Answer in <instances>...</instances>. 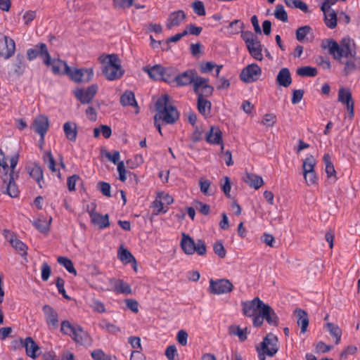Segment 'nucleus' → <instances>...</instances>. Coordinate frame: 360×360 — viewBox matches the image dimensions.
Segmentation results:
<instances>
[{
	"instance_id": "1",
	"label": "nucleus",
	"mask_w": 360,
	"mask_h": 360,
	"mask_svg": "<svg viewBox=\"0 0 360 360\" xmlns=\"http://www.w3.org/2000/svg\"><path fill=\"white\" fill-rule=\"evenodd\" d=\"M175 83L177 86H185L193 84L195 93H198L200 89H204L207 95H212L214 88L209 84V79L198 76L196 71L188 69L176 77Z\"/></svg>"
},
{
	"instance_id": "2",
	"label": "nucleus",
	"mask_w": 360,
	"mask_h": 360,
	"mask_svg": "<svg viewBox=\"0 0 360 360\" xmlns=\"http://www.w3.org/2000/svg\"><path fill=\"white\" fill-rule=\"evenodd\" d=\"M157 113L154 120H161L165 124H172L179 118V113L177 109L170 103L169 96L164 94L158 98L155 103Z\"/></svg>"
},
{
	"instance_id": "3",
	"label": "nucleus",
	"mask_w": 360,
	"mask_h": 360,
	"mask_svg": "<svg viewBox=\"0 0 360 360\" xmlns=\"http://www.w3.org/2000/svg\"><path fill=\"white\" fill-rule=\"evenodd\" d=\"M321 47L323 50H328V53L339 61L342 58H349L354 53L349 39H343L340 44L333 39H325L321 41Z\"/></svg>"
},
{
	"instance_id": "4",
	"label": "nucleus",
	"mask_w": 360,
	"mask_h": 360,
	"mask_svg": "<svg viewBox=\"0 0 360 360\" xmlns=\"http://www.w3.org/2000/svg\"><path fill=\"white\" fill-rule=\"evenodd\" d=\"M103 65L102 72L109 81L120 79L124 71L122 68L120 60L116 54H108L101 58Z\"/></svg>"
},
{
	"instance_id": "5",
	"label": "nucleus",
	"mask_w": 360,
	"mask_h": 360,
	"mask_svg": "<svg viewBox=\"0 0 360 360\" xmlns=\"http://www.w3.org/2000/svg\"><path fill=\"white\" fill-rule=\"evenodd\" d=\"M240 37L245 43L250 55L255 60L261 61L263 59V46L258 37L251 31L242 32Z\"/></svg>"
},
{
	"instance_id": "6",
	"label": "nucleus",
	"mask_w": 360,
	"mask_h": 360,
	"mask_svg": "<svg viewBox=\"0 0 360 360\" xmlns=\"http://www.w3.org/2000/svg\"><path fill=\"white\" fill-rule=\"evenodd\" d=\"M180 246L186 255H193L196 252L198 255H204L207 251L206 245L203 240L199 239L197 242H195L189 235L185 233L181 234Z\"/></svg>"
},
{
	"instance_id": "7",
	"label": "nucleus",
	"mask_w": 360,
	"mask_h": 360,
	"mask_svg": "<svg viewBox=\"0 0 360 360\" xmlns=\"http://www.w3.org/2000/svg\"><path fill=\"white\" fill-rule=\"evenodd\" d=\"M277 343L278 339L276 335L272 333L267 334L260 345L256 347L259 359L265 360L266 355L273 356L278 349Z\"/></svg>"
},
{
	"instance_id": "8",
	"label": "nucleus",
	"mask_w": 360,
	"mask_h": 360,
	"mask_svg": "<svg viewBox=\"0 0 360 360\" xmlns=\"http://www.w3.org/2000/svg\"><path fill=\"white\" fill-rule=\"evenodd\" d=\"M264 320H266L271 326H276L278 325V318L274 310L267 304L264 305V307L258 312L257 316L254 317V326H260L263 323Z\"/></svg>"
},
{
	"instance_id": "9",
	"label": "nucleus",
	"mask_w": 360,
	"mask_h": 360,
	"mask_svg": "<svg viewBox=\"0 0 360 360\" xmlns=\"http://www.w3.org/2000/svg\"><path fill=\"white\" fill-rule=\"evenodd\" d=\"M39 56L44 64H49L50 54L47 46L44 43H39L34 48L27 51V57L30 61L34 60Z\"/></svg>"
},
{
	"instance_id": "10",
	"label": "nucleus",
	"mask_w": 360,
	"mask_h": 360,
	"mask_svg": "<svg viewBox=\"0 0 360 360\" xmlns=\"http://www.w3.org/2000/svg\"><path fill=\"white\" fill-rule=\"evenodd\" d=\"M233 285L228 279L210 280V292L214 295L226 294L233 290Z\"/></svg>"
},
{
	"instance_id": "11",
	"label": "nucleus",
	"mask_w": 360,
	"mask_h": 360,
	"mask_svg": "<svg viewBox=\"0 0 360 360\" xmlns=\"http://www.w3.org/2000/svg\"><path fill=\"white\" fill-rule=\"evenodd\" d=\"M338 101L345 105L349 112V118L350 120H352L354 113V103L352 99L351 91L344 87L340 88L338 93Z\"/></svg>"
},
{
	"instance_id": "12",
	"label": "nucleus",
	"mask_w": 360,
	"mask_h": 360,
	"mask_svg": "<svg viewBox=\"0 0 360 360\" xmlns=\"http://www.w3.org/2000/svg\"><path fill=\"white\" fill-rule=\"evenodd\" d=\"M67 75L74 81L75 82H89L91 81L94 76V71L92 68H81L72 70L70 68V70Z\"/></svg>"
},
{
	"instance_id": "13",
	"label": "nucleus",
	"mask_w": 360,
	"mask_h": 360,
	"mask_svg": "<svg viewBox=\"0 0 360 360\" xmlns=\"http://www.w3.org/2000/svg\"><path fill=\"white\" fill-rule=\"evenodd\" d=\"M262 75V70L256 63L246 66L241 72L240 78L246 83H251L257 81Z\"/></svg>"
},
{
	"instance_id": "14",
	"label": "nucleus",
	"mask_w": 360,
	"mask_h": 360,
	"mask_svg": "<svg viewBox=\"0 0 360 360\" xmlns=\"http://www.w3.org/2000/svg\"><path fill=\"white\" fill-rule=\"evenodd\" d=\"M266 304L263 302L259 297H255L250 301L243 302V311L246 316L254 317L257 316V314Z\"/></svg>"
},
{
	"instance_id": "15",
	"label": "nucleus",
	"mask_w": 360,
	"mask_h": 360,
	"mask_svg": "<svg viewBox=\"0 0 360 360\" xmlns=\"http://www.w3.org/2000/svg\"><path fill=\"white\" fill-rule=\"evenodd\" d=\"M32 127L40 136V141L43 142L49 127L48 117L44 115L37 116L33 120Z\"/></svg>"
},
{
	"instance_id": "16",
	"label": "nucleus",
	"mask_w": 360,
	"mask_h": 360,
	"mask_svg": "<svg viewBox=\"0 0 360 360\" xmlns=\"http://www.w3.org/2000/svg\"><path fill=\"white\" fill-rule=\"evenodd\" d=\"M98 86L92 84L86 89H78L75 91V97L82 103H89L98 91Z\"/></svg>"
},
{
	"instance_id": "17",
	"label": "nucleus",
	"mask_w": 360,
	"mask_h": 360,
	"mask_svg": "<svg viewBox=\"0 0 360 360\" xmlns=\"http://www.w3.org/2000/svg\"><path fill=\"white\" fill-rule=\"evenodd\" d=\"M87 212L91 218V223L97 225L100 229H104L110 226L108 214L102 215L96 212L95 206L91 210L88 209Z\"/></svg>"
},
{
	"instance_id": "18",
	"label": "nucleus",
	"mask_w": 360,
	"mask_h": 360,
	"mask_svg": "<svg viewBox=\"0 0 360 360\" xmlns=\"http://www.w3.org/2000/svg\"><path fill=\"white\" fill-rule=\"evenodd\" d=\"M110 288L108 290H112L116 293L129 295L131 293V288L129 284L121 279L112 278L109 279Z\"/></svg>"
},
{
	"instance_id": "19",
	"label": "nucleus",
	"mask_w": 360,
	"mask_h": 360,
	"mask_svg": "<svg viewBox=\"0 0 360 360\" xmlns=\"http://www.w3.org/2000/svg\"><path fill=\"white\" fill-rule=\"evenodd\" d=\"M2 180L4 184L6 185V193L11 198H16L19 195V189L18 186L14 181L13 175L12 174H8L7 172L2 176Z\"/></svg>"
},
{
	"instance_id": "20",
	"label": "nucleus",
	"mask_w": 360,
	"mask_h": 360,
	"mask_svg": "<svg viewBox=\"0 0 360 360\" xmlns=\"http://www.w3.org/2000/svg\"><path fill=\"white\" fill-rule=\"evenodd\" d=\"M21 345L25 347L26 354L35 359L38 356L37 352L40 350V347L31 337H27L25 339H20Z\"/></svg>"
},
{
	"instance_id": "21",
	"label": "nucleus",
	"mask_w": 360,
	"mask_h": 360,
	"mask_svg": "<svg viewBox=\"0 0 360 360\" xmlns=\"http://www.w3.org/2000/svg\"><path fill=\"white\" fill-rule=\"evenodd\" d=\"M42 311L44 314L47 326L53 328H56L59 323L58 312L49 304H45L42 308Z\"/></svg>"
},
{
	"instance_id": "22",
	"label": "nucleus",
	"mask_w": 360,
	"mask_h": 360,
	"mask_svg": "<svg viewBox=\"0 0 360 360\" xmlns=\"http://www.w3.org/2000/svg\"><path fill=\"white\" fill-rule=\"evenodd\" d=\"M198 95V111L204 116H207L210 113L211 103L208 100L205 99V97L210 96L204 92V89H200L198 93H195Z\"/></svg>"
},
{
	"instance_id": "23",
	"label": "nucleus",
	"mask_w": 360,
	"mask_h": 360,
	"mask_svg": "<svg viewBox=\"0 0 360 360\" xmlns=\"http://www.w3.org/2000/svg\"><path fill=\"white\" fill-rule=\"evenodd\" d=\"M30 176L37 182L40 188H43L44 184L42 168L38 164H32L27 167Z\"/></svg>"
},
{
	"instance_id": "24",
	"label": "nucleus",
	"mask_w": 360,
	"mask_h": 360,
	"mask_svg": "<svg viewBox=\"0 0 360 360\" xmlns=\"http://www.w3.org/2000/svg\"><path fill=\"white\" fill-rule=\"evenodd\" d=\"M46 65L48 66H51L52 72L54 75H67V73H68V71L70 70V67L67 64V63L59 58L51 59L50 58L49 64Z\"/></svg>"
},
{
	"instance_id": "25",
	"label": "nucleus",
	"mask_w": 360,
	"mask_h": 360,
	"mask_svg": "<svg viewBox=\"0 0 360 360\" xmlns=\"http://www.w3.org/2000/svg\"><path fill=\"white\" fill-rule=\"evenodd\" d=\"M294 314L297 317V324L300 327V335L304 334L307 331L309 323L308 314L301 309H296Z\"/></svg>"
},
{
	"instance_id": "26",
	"label": "nucleus",
	"mask_w": 360,
	"mask_h": 360,
	"mask_svg": "<svg viewBox=\"0 0 360 360\" xmlns=\"http://www.w3.org/2000/svg\"><path fill=\"white\" fill-rule=\"evenodd\" d=\"M345 64L343 73L347 76L357 70H360V57L356 56V52L354 51L352 56H349Z\"/></svg>"
},
{
	"instance_id": "27",
	"label": "nucleus",
	"mask_w": 360,
	"mask_h": 360,
	"mask_svg": "<svg viewBox=\"0 0 360 360\" xmlns=\"http://www.w3.org/2000/svg\"><path fill=\"white\" fill-rule=\"evenodd\" d=\"M186 18V14L182 10H179L172 12L169 15L166 22V26L168 29L173 27L179 26Z\"/></svg>"
},
{
	"instance_id": "28",
	"label": "nucleus",
	"mask_w": 360,
	"mask_h": 360,
	"mask_svg": "<svg viewBox=\"0 0 360 360\" xmlns=\"http://www.w3.org/2000/svg\"><path fill=\"white\" fill-rule=\"evenodd\" d=\"M26 64L25 61V57L22 54H17L13 63H12V71L17 77L22 75L25 70Z\"/></svg>"
},
{
	"instance_id": "29",
	"label": "nucleus",
	"mask_w": 360,
	"mask_h": 360,
	"mask_svg": "<svg viewBox=\"0 0 360 360\" xmlns=\"http://www.w3.org/2000/svg\"><path fill=\"white\" fill-rule=\"evenodd\" d=\"M206 141L209 143L219 145L222 143V132L217 127H211L207 133Z\"/></svg>"
},
{
	"instance_id": "30",
	"label": "nucleus",
	"mask_w": 360,
	"mask_h": 360,
	"mask_svg": "<svg viewBox=\"0 0 360 360\" xmlns=\"http://www.w3.org/2000/svg\"><path fill=\"white\" fill-rule=\"evenodd\" d=\"M323 13V20L326 25L330 29H334L337 26L338 18L337 14L331 8H324L321 10Z\"/></svg>"
},
{
	"instance_id": "31",
	"label": "nucleus",
	"mask_w": 360,
	"mask_h": 360,
	"mask_svg": "<svg viewBox=\"0 0 360 360\" xmlns=\"http://www.w3.org/2000/svg\"><path fill=\"white\" fill-rule=\"evenodd\" d=\"M276 83L278 86L288 87L292 83L291 74L290 70L286 68H282L276 77Z\"/></svg>"
},
{
	"instance_id": "32",
	"label": "nucleus",
	"mask_w": 360,
	"mask_h": 360,
	"mask_svg": "<svg viewBox=\"0 0 360 360\" xmlns=\"http://www.w3.org/2000/svg\"><path fill=\"white\" fill-rule=\"evenodd\" d=\"M243 180L249 186L254 188L256 190L259 189L264 184L263 179L261 176L252 173L247 172L243 176Z\"/></svg>"
},
{
	"instance_id": "33",
	"label": "nucleus",
	"mask_w": 360,
	"mask_h": 360,
	"mask_svg": "<svg viewBox=\"0 0 360 360\" xmlns=\"http://www.w3.org/2000/svg\"><path fill=\"white\" fill-rule=\"evenodd\" d=\"M143 71L147 73L150 78L154 80H162V66L155 65L153 66H144Z\"/></svg>"
},
{
	"instance_id": "34",
	"label": "nucleus",
	"mask_w": 360,
	"mask_h": 360,
	"mask_svg": "<svg viewBox=\"0 0 360 360\" xmlns=\"http://www.w3.org/2000/svg\"><path fill=\"white\" fill-rule=\"evenodd\" d=\"M4 44L6 46V50L1 51V56L4 57L5 59H8L15 53V44L13 39L9 38L8 37L4 36Z\"/></svg>"
},
{
	"instance_id": "35",
	"label": "nucleus",
	"mask_w": 360,
	"mask_h": 360,
	"mask_svg": "<svg viewBox=\"0 0 360 360\" xmlns=\"http://www.w3.org/2000/svg\"><path fill=\"white\" fill-rule=\"evenodd\" d=\"M65 137L70 141H75L77 136V124L72 122H66L63 124Z\"/></svg>"
},
{
	"instance_id": "36",
	"label": "nucleus",
	"mask_w": 360,
	"mask_h": 360,
	"mask_svg": "<svg viewBox=\"0 0 360 360\" xmlns=\"http://www.w3.org/2000/svg\"><path fill=\"white\" fill-rule=\"evenodd\" d=\"M70 337H72L75 342L80 345L85 344L89 338L88 333L79 325H77L75 330L72 333V335Z\"/></svg>"
},
{
	"instance_id": "37",
	"label": "nucleus",
	"mask_w": 360,
	"mask_h": 360,
	"mask_svg": "<svg viewBox=\"0 0 360 360\" xmlns=\"http://www.w3.org/2000/svg\"><path fill=\"white\" fill-rule=\"evenodd\" d=\"M324 327L329 332L330 335L335 339V344H340L342 336V330L340 328V327L338 325L330 322H328Z\"/></svg>"
},
{
	"instance_id": "38",
	"label": "nucleus",
	"mask_w": 360,
	"mask_h": 360,
	"mask_svg": "<svg viewBox=\"0 0 360 360\" xmlns=\"http://www.w3.org/2000/svg\"><path fill=\"white\" fill-rule=\"evenodd\" d=\"M162 80L171 84L175 82L176 74V69L173 67H163L162 66Z\"/></svg>"
},
{
	"instance_id": "39",
	"label": "nucleus",
	"mask_w": 360,
	"mask_h": 360,
	"mask_svg": "<svg viewBox=\"0 0 360 360\" xmlns=\"http://www.w3.org/2000/svg\"><path fill=\"white\" fill-rule=\"evenodd\" d=\"M51 220V217H50L49 219L39 218L33 221L32 224L41 233H46L49 231Z\"/></svg>"
},
{
	"instance_id": "40",
	"label": "nucleus",
	"mask_w": 360,
	"mask_h": 360,
	"mask_svg": "<svg viewBox=\"0 0 360 360\" xmlns=\"http://www.w3.org/2000/svg\"><path fill=\"white\" fill-rule=\"evenodd\" d=\"M244 23L240 20H234L226 27L229 35H234L244 32Z\"/></svg>"
},
{
	"instance_id": "41",
	"label": "nucleus",
	"mask_w": 360,
	"mask_h": 360,
	"mask_svg": "<svg viewBox=\"0 0 360 360\" xmlns=\"http://www.w3.org/2000/svg\"><path fill=\"white\" fill-rule=\"evenodd\" d=\"M120 103L122 105L137 106L135 95L131 91H126L120 97Z\"/></svg>"
},
{
	"instance_id": "42",
	"label": "nucleus",
	"mask_w": 360,
	"mask_h": 360,
	"mask_svg": "<svg viewBox=\"0 0 360 360\" xmlns=\"http://www.w3.org/2000/svg\"><path fill=\"white\" fill-rule=\"evenodd\" d=\"M117 256L120 260L125 264L135 263V257L127 250L121 246L118 250Z\"/></svg>"
},
{
	"instance_id": "43",
	"label": "nucleus",
	"mask_w": 360,
	"mask_h": 360,
	"mask_svg": "<svg viewBox=\"0 0 360 360\" xmlns=\"http://www.w3.org/2000/svg\"><path fill=\"white\" fill-rule=\"evenodd\" d=\"M230 335H236L242 342L247 339V328H241L238 326H231L229 328Z\"/></svg>"
},
{
	"instance_id": "44",
	"label": "nucleus",
	"mask_w": 360,
	"mask_h": 360,
	"mask_svg": "<svg viewBox=\"0 0 360 360\" xmlns=\"http://www.w3.org/2000/svg\"><path fill=\"white\" fill-rule=\"evenodd\" d=\"M57 262L61 266H63L69 273L73 274L74 275L77 274V271L74 267L72 262L65 257H58L57 258Z\"/></svg>"
},
{
	"instance_id": "45",
	"label": "nucleus",
	"mask_w": 360,
	"mask_h": 360,
	"mask_svg": "<svg viewBox=\"0 0 360 360\" xmlns=\"http://www.w3.org/2000/svg\"><path fill=\"white\" fill-rule=\"evenodd\" d=\"M323 162L326 166V172L327 174L328 177H331L335 176V170L334 168V165L331 161V157L328 153L324 154L323 157Z\"/></svg>"
},
{
	"instance_id": "46",
	"label": "nucleus",
	"mask_w": 360,
	"mask_h": 360,
	"mask_svg": "<svg viewBox=\"0 0 360 360\" xmlns=\"http://www.w3.org/2000/svg\"><path fill=\"white\" fill-rule=\"evenodd\" d=\"M98 326L102 329L108 331V333L115 334L120 332V329L117 326L110 323L106 319H102L99 323Z\"/></svg>"
},
{
	"instance_id": "47",
	"label": "nucleus",
	"mask_w": 360,
	"mask_h": 360,
	"mask_svg": "<svg viewBox=\"0 0 360 360\" xmlns=\"http://www.w3.org/2000/svg\"><path fill=\"white\" fill-rule=\"evenodd\" d=\"M296 72L300 77H315L317 75V70L311 66H304L297 68Z\"/></svg>"
},
{
	"instance_id": "48",
	"label": "nucleus",
	"mask_w": 360,
	"mask_h": 360,
	"mask_svg": "<svg viewBox=\"0 0 360 360\" xmlns=\"http://www.w3.org/2000/svg\"><path fill=\"white\" fill-rule=\"evenodd\" d=\"M315 160L312 155L307 156L303 161V175L314 171Z\"/></svg>"
},
{
	"instance_id": "49",
	"label": "nucleus",
	"mask_w": 360,
	"mask_h": 360,
	"mask_svg": "<svg viewBox=\"0 0 360 360\" xmlns=\"http://www.w3.org/2000/svg\"><path fill=\"white\" fill-rule=\"evenodd\" d=\"M76 327L77 325H72L69 321L65 320L61 322L60 331L64 335L71 336Z\"/></svg>"
},
{
	"instance_id": "50",
	"label": "nucleus",
	"mask_w": 360,
	"mask_h": 360,
	"mask_svg": "<svg viewBox=\"0 0 360 360\" xmlns=\"http://www.w3.org/2000/svg\"><path fill=\"white\" fill-rule=\"evenodd\" d=\"M311 28L309 25H304L299 27L295 32L296 38L299 41H304L308 34L310 33Z\"/></svg>"
},
{
	"instance_id": "51",
	"label": "nucleus",
	"mask_w": 360,
	"mask_h": 360,
	"mask_svg": "<svg viewBox=\"0 0 360 360\" xmlns=\"http://www.w3.org/2000/svg\"><path fill=\"white\" fill-rule=\"evenodd\" d=\"M200 191L205 195H212L214 192L211 189V182L207 179H200L199 181Z\"/></svg>"
},
{
	"instance_id": "52",
	"label": "nucleus",
	"mask_w": 360,
	"mask_h": 360,
	"mask_svg": "<svg viewBox=\"0 0 360 360\" xmlns=\"http://www.w3.org/2000/svg\"><path fill=\"white\" fill-rule=\"evenodd\" d=\"M274 16L277 20H279L282 22L288 21V14L282 4L277 5L274 11Z\"/></svg>"
},
{
	"instance_id": "53",
	"label": "nucleus",
	"mask_w": 360,
	"mask_h": 360,
	"mask_svg": "<svg viewBox=\"0 0 360 360\" xmlns=\"http://www.w3.org/2000/svg\"><path fill=\"white\" fill-rule=\"evenodd\" d=\"M152 207L155 209V214L166 213L168 211V208L165 207L164 202L158 198L153 202Z\"/></svg>"
},
{
	"instance_id": "54",
	"label": "nucleus",
	"mask_w": 360,
	"mask_h": 360,
	"mask_svg": "<svg viewBox=\"0 0 360 360\" xmlns=\"http://www.w3.org/2000/svg\"><path fill=\"white\" fill-rule=\"evenodd\" d=\"M44 160L48 164V167L51 172H55L56 171V162L51 151L45 153Z\"/></svg>"
},
{
	"instance_id": "55",
	"label": "nucleus",
	"mask_w": 360,
	"mask_h": 360,
	"mask_svg": "<svg viewBox=\"0 0 360 360\" xmlns=\"http://www.w3.org/2000/svg\"><path fill=\"white\" fill-rule=\"evenodd\" d=\"M192 8L194 13L199 16H203L206 14L204 4L201 1H195L192 4Z\"/></svg>"
},
{
	"instance_id": "56",
	"label": "nucleus",
	"mask_w": 360,
	"mask_h": 360,
	"mask_svg": "<svg viewBox=\"0 0 360 360\" xmlns=\"http://www.w3.org/2000/svg\"><path fill=\"white\" fill-rule=\"evenodd\" d=\"M98 189L102 193L103 195L107 197H110V185L105 181H100L97 184Z\"/></svg>"
},
{
	"instance_id": "57",
	"label": "nucleus",
	"mask_w": 360,
	"mask_h": 360,
	"mask_svg": "<svg viewBox=\"0 0 360 360\" xmlns=\"http://www.w3.org/2000/svg\"><path fill=\"white\" fill-rule=\"evenodd\" d=\"M276 117L274 114H266L261 121V124L267 127H271L276 123Z\"/></svg>"
},
{
	"instance_id": "58",
	"label": "nucleus",
	"mask_w": 360,
	"mask_h": 360,
	"mask_svg": "<svg viewBox=\"0 0 360 360\" xmlns=\"http://www.w3.org/2000/svg\"><path fill=\"white\" fill-rule=\"evenodd\" d=\"M143 158L140 155L134 156V159L127 160V165L129 168L135 169L143 163Z\"/></svg>"
},
{
	"instance_id": "59",
	"label": "nucleus",
	"mask_w": 360,
	"mask_h": 360,
	"mask_svg": "<svg viewBox=\"0 0 360 360\" xmlns=\"http://www.w3.org/2000/svg\"><path fill=\"white\" fill-rule=\"evenodd\" d=\"M214 252L219 257L224 258L226 256V250L221 241H217L213 246Z\"/></svg>"
},
{
	"instance_id": "60",
	"label": "nucleus",
	"mask_w": 360,
	"mask_h": 360,
	"mask_svg": "<svg viewBox=\"0 0 360 360\" xmlns=\"http://www.w3.org/2000/svg\"><path fill=\"white\" fill-rule=\"evenodd\" d=\"M112 1L115 8L124 9L131 6L134 0H112Z\"/></svg>"
},
{
	"instance_id": "61",
	"label": "nucleus",
	"mask_w": 360,
	"mask_h": 360,
	"mask_svg": "<svg viewBox=\"0 0 360 360\" xmlns=\"http://www.w3.org/2000/svg\"><path fill=\"white\" fill-rule=\"evenodd\" d=\"M357 351V347L354 345H349L345 348V349L340 353V359H345L347 358L348 355L354 354Z\"/></svg>"
},
{
	"instance_id": "62",
	"label": "nucleus",
	"mask_w": 360,
	"mask_h": 360,
	"mask_svg": "<svg viewBox=\"0 0 360 360\" xmlns=\"http://www.w3.org/2000/svg\"><path fill=\"white\" fill-rule=\"evenodd\" d=\"M41 270L42 281H48V279L49 278V277L51 276V269L50 266L46 262H44L41 264Z\"/></svg>"
},
{
	"instance_id": "63",
	"label": "nucleus",
	"mask_w": 360,
	"mask_h": 360,
	"mask_svg": "<svg viewBox=\"0 0 360 360\" xmlns=\"http://www.w3.org/2000/svg\"><path fill=\"white\" fill-rule=\"evenodd\" d=\"M165 356L169 360H176V356H177V350L175 345H169L165 350Z\"/></svg>"
},
{
	"instance_id": "64",
	"label": "nucleus",
	"mask_w": 360,
	"mask_h": 360,
	"mask_svg": "<svg viewBox=\"0 0 360 360\" xmlns=\"http://www.w3.org/2000/svg\"><path fill=\"white\" fill-rule=\"evenodd\" d=\"M91 356L94 360H106L107 359V356H106L105 354L101 349L94 350L91 353Z\"/></svg>"
}]
</instances>
